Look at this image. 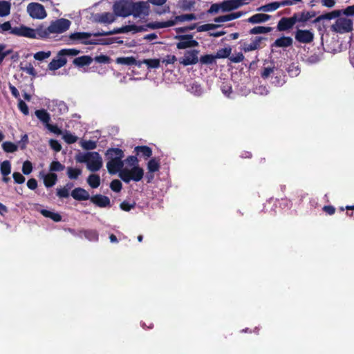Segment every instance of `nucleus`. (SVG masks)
I'll use <instances>...</instances> for the list:
<instances>
[{"label":"nucleus","mask_w":354,"mask_h":354,"mask_svg":"<svg viewBox=\"0 0 354 354\" xmlns=\"http://www.w3.org/2000/svg\"><path fill=\"white\" fill-rule=\"evenodd\" d=\"M106 168L110 174L118 173V176L126 183L131 180L140 181L144 176V170L139 166L136 156H130L123 160L124 154L118 148H112L106 153Z\"/></svg>","instance_id":"f257e3e1"},{"label":"nucleus","mask_w":354,"mask_h":354,"mask_svg":"<svg viewBox=\"0 0 354 354\" xmlns=\"http://www.w3.org/2000/svg\"><path fill=\"white\" fill-rule=\"evenodd\" d=\"M175 25L174 21H167L164 22H155L149 23L146 26H136L134 24L126 25L121 28H114L113 30L109 31V32H103L95 34V35H111L115 34L127 33L132 32L133 33L147 31V28L150 29H158L163 28L167 27L173 26Z\"/></svg>","instance_id":"f03ea898"},{"label":"nucleus","mask_w":354,"mask_h":354,"mask_svg":"<svg viewBox=\"0 0 354 354\" xmlns=\"http://www.w3.org/2000/svg\"><path fill=\"white\" fill-rule=\"evenodd\" d=\"M75 160L78 162L86 163L87 169L93 172L99 171L103 165L102 158L97 152L79 153Z\"/></svg>","instance_id":"7ed1b4c3"},{"label":"nucleus","mask_w":354,"mask_h":354,"mask_svg":"<svg viewBox=\"0 0 354 354\" xmlns=\"http://www.w3.org/2000/svg\"><path fill=\"white\" fill-rule=\"evenodd\" d=\"M71 22L66 19H59L50 23L48 28L43 27V31H41L44 38L48 37L50 34H60L66 31Z\"/></svg>","instance_id":"20e7f679"},{"label":"nucleus","mask_w":354,"mask_h":354,"mask_svg":"<svg viewBox=\"0 0 354 354\" xmlns=\"http://www.w3.org/2000/svg\"><path fill=\"white\" fill-rule=\"evenodd\" d=\"M43 31V27H39L37 29H32L25 26H20L19 27H15L12 29V34L20 37H25L28 38H44V36L40 33Z\"/></svg>","instance_id":"39448f33"},{"label":"nucleus","mask_w":354,"mask_h":354,"mask_svg":"<svg viewBox=\"0 0 354 354\" xmlns=\"http://www.w3.org/2000/svg\"><path fill=\"white\" fill-rule=\"evenodd\" d=\"M149 5L146 1H131V15L135 18L143 19L149 14Z\"/></svg>","instance_id":"423d86ee"},{"label":"nucleus","mask_w":354,"mask_h":354,"mask_svg":"<svg viewBox=\"0 0 354 354\" xmlns=\"http://www.w3.org/2000/svg\"><path fill=\"white\" fill-rule=\"evenodd\" d=\"M131 1L120 0L113 5V11L115 15L126 17L131 15Z\"/></svg>","instance_id":"0eeeda50"},{"label":"nucleus","mask_w":354,"mask_h":354,"mask_svg":"<svg viewBox=\"0 0 354 354\" xmlns=\"http://www.w3.org/2000/svg\"><path fill=\"white\" fill-rule=\"evenodd\" d=\"M27 12L33 19H43L47 13L44 7L39 3H30L27 6Z\"/></svg>","instance_id":"6e6552de"},{"label":"nucleus","mask_w":354,"mask_h":354,"mask_svg":"<svg viewBox=\"0 0 354 354\" xmlns=\"http://www.w3.org/2000/svg\"><path fill=\"white\" fill-rule=\"evenodd\" d=\"M352 28L353 22L347 18H339L331 26L333 31L339 33L348 32L352 30Z\"/></svg>","instance_id":"1a4fd4ad"},{"label":"nucleus","mask_w":354,"mask_h":354,"mask_svg":"<svg viewBox=\"0 0 354 354\" xmlns=\"http://www.w3.org/2000/svg\"><path fill=\"white\" fill-rule=\"evenodd\" d=\"M198 51L196 50L186 51L184 56L179 59L180 64L184 66L195 64L198 62Z\"/></svg>","instance_id":"9d476101"},{"label":"nucleus","mask_w":354,"mask_h":354,"mask_svg":"<svg viewBox=\"0 0 354 354\" xmlns=\"http://www.w3.org/2000/svg\"><path fill=\"white\" fill-rule=\"evenodd\" d=\"M295 39L300 43L309 44L314 39V34L308 30H297L295 32Z\"/></svg>","instance_id":"9b49d317"},{"label":"nucleus","mask_w":354,"mask_h":354,"mask_svg":"<svg viewBox=\"0 0 354 354\" xmlns=\"http://www.w3.org/2000/svg\"><path fill=\"white\" fill-rule=\"evenodd\" d=\"M178 38L180 39V41L177 44V48L178 49H185L198 46V41L192 39V35L180 36Z\"/></svg>","instance_id":"f8f14e48"},{"label":"nucleus","mask_w":354,"mask_h":354,"mask_svg":"<svg viewBox=\"0 0 354 354\" xmlns=\"http://www.w3.org/2000/svg\"><path fill=\"white\" fill-rule=\"evenodd\" d=\"M246 3L243 0H227L221 3V10L224 12L230 11L236 9Z\"/></svg>","instance_id":"ddd939ff"},{"label":"nucleus","mask_w":354,"mask_h":354,"mask_svg":"<svg viewBox=\"0 0 354 354\" xmlns=\"http://www.w3.org/2000/svg\"><path fill=\"white\" fill-rule=\"evenodd\" d=\"M66 59L63 55H59V52L57 57L49 63L48 68L50 71L57 70L61 67L64 66L66 64Z\"/></svg>","instance_id":"4468645a"},{"label":"nucleus","mask_w":354,"mask_h":354,"mask_svg":"<svg viewBox=\"0 0 354 354\" xmlns=\"http://www.w3.org/2000/svg\"><path fill=\"white\" fill-rule=\"evenodd\" d=\"M296 21L295 20L294 16L290 18H282L278 23L277 29L279 31H283L291 28L295 24Z\"/></svg>","instance_id":"2eb2a0df"},{"label":"nucleus","mask_w":354,"mask_h":354,"mask_svg":"<svg viewBox=\"0 0 354 354\" xmlns=\"http://www.w3.org/2000/svg\"><path fill=\"white\" fill-rule=\"evenodd\" d=\"M91 201L100 207H106L110 205V199L107 196L100 194L91 197Z\"/></svg>","instance_id":"dca6fc26"},{"label":"nucleus","mask_w":354,"mask_h":354,"mask_svg":"<svg viewBox=\"0 0 354 354\" xmlns=\"http://www.w3.org/2000/svg\"><path fill=\"white\" fill-rule=\"evenodd\" d=\"M263 39H265L264 37H257L250 44H243L242 49L244 52H250L258 49L260 47L261 41Z\"/></svg>","instance_id":"f3484780"},{"label":"nucleus","mask_w":354,"mask_h":354,"mask_svg":"<svg viewBox=\"0 0 354 354\" xmlns=\"http://www.w3.org/2000/svg\"><path fill=\"white\" fill-rule=\"evenodd\" d=\"M71 196L74 199L77 201H86L90 198L88 192L80 187L73 189L71 192Z\"/></svg>","instance_id":"a211bd4d"},{"label":"nucleus","mask_w":354,"mask_h":354,"mask_svg":"<svg viewBox=\"0 0 354 354\" xmlns=\"http://www.w3.org/2000/svg\"><path fill=\"white\" fill-rule=\"evenodd\" d=\"M104 32H102L101 33H103ZM99 32H96V33H93V34H91V33H88V32H75V33H72L71 35H70V39H73V40H80L82 41V43L84 44H87V42L86 41V39H88V38H90L91 37V35H94L95 36V34H98ZM98 35H97V37ZM96 37V35H95Z\"/></svg>","instance_id":"6ab92c4d"},{"label":"nucleus","mask_w":354,"mask_h":354,"mask_svg":"<svg viewBox=\"0 0 354 354\" xmlns=\"http://www.w3.org/2000/svg\"><path fill=\"white\" fill-rule=\"evenodd\" d=\"M297 22H306L315 16V13L310 12H302L293 15Z\"/></svg>","instance_id":"aec40b11"},{"label":"nucleus","mask_w":354,"mask_h":354,"mask_svg":"<svg viewBox=\"0 0 354 354\" xmlns=\"http://www.w3.org/2000/svg\"><path fill=\"white\" fill-rule=\"evenodd\" d=\"M270 19V16L266 14H256L250 17L248 21L252 24L265 22Z\"/></svg>","instance_id":"412c9836"},{"label":"nucleus","mask_w":354,"mask_h":354,"mask_svg":"<svg viewBox=\"0 0 354 354\" xmlns=\"http://www.w3.org/2000/svg\"><path fill=\"white\" fill-rule=\"evenodd\" d=\"M341 13H342L341 10H333L329 13L322 15L317 17L315 19V20L314 21V22H319L320 21L324 20V19L330 20L332 19H335V18L338 17L341 15Z\"/></svg>","instance_id":"4be33fe9"},{"label":"nucleus","mask_w":354,"mask_h":354,"mask_svg":"<svg viewBox=\"0 0 354 354\" xmlns=\"http://www.w3.org/2000/svg\"><path fill=\"white\" fill-rule=\"evenodd\" d=\"M292 44V39L290 37H282L277 39L274 45L277 47H288Z\"/></svg>","instance_id":"5701e85b"},{"label":"nucleus","mask_w":354,"mask_h":354,"mask_svg":"<svg viewBox=\"0 0 354 354\" xmlns=\"http://www.w3.org/2000/svg\"><path fill=\"white\" fill-rule=\"evenodd\" d=\"M91 62V57L84 55L75 58L73 60V64L77 66H84L86 65H89Z\"/></svg>","instance_id":"b1692460"},{"label":"nucleus","mask_w":354,"mask_h":354,"mask_svg":"<svg viewBox=\"0 0 354 354\" xmlns=\"http://www.w3.org/2000/svg\"><path fill=\"white\" fill-rule=\"evenodd\" d=\"M116 63L123 65H137V62L133 57H118Z\"/></svg>","instance_id":"393cba45"},{"label":"nucleus","mask_w":354,"mask_h":354,"mask_svg":"<svg viewBox=\"0 0 354 354\" xmlns=\"http://www.w3.org/2000/svg\"><path fill=\"white\" fill-rule=\"evenodd\" d=\"M57 182V175L53 173L48 174L44 176V183L46 187H50Z\"/></svg>","instance_id":"a878e982"},{"label":"nucleus","mask_w":354,"mask_h":354,"mask_svg":"<svg viewBox=\"0 0 354 354\" xmlns=\"http://www.w3.org/2000/svg\"><path fill=\"white\" fill-rule=\"evenodd\" d=\"M87 183L92 188H97L100 185V178L97 174H91L87 178Z\"/></svg>","instance_id":"bb28decb"},{"label":"nucleus","mask_w":354,"mask_h":354,"mask_svg":"<svg viewBox=\"0 0 354 354\" xmlns=\"http://www.w3.org/2000/svg\"><path fill=\"white\" fill-rule=\"evenodd\" d=\"M10 3L6 1H0V17H6L10 14Z\"/></svg>","instance_id":"cd10ccee"},{"label":"nucleus","mask_w":354,"mask_h":354,"mask_svg":"<svg viewBox=\"0 0 354 354\" xmlns=\"http://www.w3.org/2000/svg\"><path fill=\"white\" fill-rule=\"evenodd\" d=\"M280 6L279 3L278 2H272L264 6H261L258 8V10L263 12H272L277 10Z\"/></svg>","instance_id":"c85d7f7f"},{"label":"nucleus","mask_w":354,"mask_h":354,"mask_svg":"<svg viewBox=\"0 0 354 354\" xmlns=\"http://www.w3.org/2000/svg\"><path fill=\"white\" fill-rule=\"evenodd\" d=\"M141 64H146L148 68H157L160 66V59H146L141 62L138 65L140 66Z\"/></svg>","instance_id":"c756f323"},{"label":"nucleus","mask_w":354,"mask_h":354,"mask_svg":"<svg viewBox=\"0 0 354 354\" xmlns=\"http://www.w3.org/2000/svg\"><path fill=\"white\" fill-rule=\"evenodd\" d=\"M115 17L112 13L105 12L102 14L98 19V21L104 24H111L115 21Z\"/></svg>","instance_id":"7c9ffc66"},{"label":"nucleus","mask_w":354,"mask_h":354,"mask_svg":"<svg viewBox=\"0 0 354 354\" xmlns=\"http://www.w3.org/2000/svg\"><path fill=\"white\" fill-rule=\"evenodd\" d=\"M135 151L139 153H142L145 158H149L152 155L151 149L147 146H138L135 148Z\"/></svg>","instance_id":"2f4dec72"},{"label":"nucleus","mask_w":354,"mask_h":354,"mask_svg":"<svg viewBox=\"0 0 354 354\" xmlns=\"http://www.w3.org/2000/svg\"><path fill=\"white\" fill-rule=\"evenodd\" d=\"M40 212L44 216L50 218L56 222L59 221L62 219L61 216L57 213H55L46 209H41Z\"/></svg>","instance_id":"473e14b6"},{"label":"nucleus","mask_w":354,"mask_h":354,"mask_svg":"<svg viewBox=\"0 0 354 354\" xmlns=\"http://www.w3.org/2000/svg\"><path fill=\"white\" fill-rule=\"evenodd\" d=\"M36 116L44 123L48 124L50 116L48 113L44 110H37L35 111Z\"/></svg>","instance_id":"72a5a7b5"},{"label":"nucleus","mask_w":354,"mask_h":354,"mask_svg":"<svg viewBox=\"0 0 354 354\" xmlns=\"http://www.w3.org/2000/svg\"><path fill=\"white\" fill-rule=\"evenodd\" d=\"M0 171L3 176H8L11 172V165L8 160H4L1 163Z\"/></svg>","instance_id":"f704fd0d"},{"label":"nucleus","mask_w":354,"mask_h":354,"mask_svg":"<svg viewBox=\"0 0 354 354\" xmlns=\"http://www.w3.org/2000/svg\"><path fill=\"white\" fill-rule=\"evenodd\" d=\"M82 174V170L77 168L68 167L67 175L70 179H77Z\"/></svg>","instance_id":"c9c22d12"},{"label":"nucleus","mask_w":354,"mask_h":354,"mask_svg":"<svg viewBox=\"0 0 354 354\" xmlns=\"http://www.w3.org/2000/svg\"><path fill=\"white\" fill-rule=\"evenodd\" d=\"M272 30V28L270 27H264V26H256L250 30V32L252 35L257 34H265L270 32Z\"/></svg>","instance_id":"e433bc0d"},{"label":"nucleus","mask_w":354,"mask_h":354,"mask_svg":"<svg viewBox=\"0 0 354 354\" xmlns=\"http://www.w3.org/2000/svg\"><path fill=\"white\" fill-rule=\"evenodd\" d=\"M2 148L7 153H13L18 149V146L11 142H4L2 144Z\"/></svg>","instance_id":"4c0bfd02"},{"label":"nucleus","mask_w":354,"mask_h":354,"mask_svg":"<svg viewBox=\"0 0 354 354\" xmlns=\"http://www.w3.org/2000/svg\"><path fill=\"white\" fill-rule=\"evenodd\" d=\"M160 162L155 158L151 159L147 164V169L149 172H155L159 170Z\"/></svg>","instance_id":"58836bf2"},{"label":"nucleus","mask_w":354,"mask_h":354,"mask_svg":"<svg viewBox=\"0 0 354 354\" xmlns=\"http://www.w3.org/2000/svg\"><path fill=\"white\" fill-rule=\"evenodd\" d=\"M196 19V17L194 14H185V15L176 16L174 21H175V24H176L178 21L182 22V21H192V20H194Z\"/></svg>","instance_id":"ea45409f"},{"label":"nucleus","mask_w":354,"mask_h":354,"mask_svg":"<svg viewBox=\"0 0 354 354\" xmlns=\"http://www.w3.org/2000/svg\"><path fill=\"white\" fill-rule=\"evenodd\" d=\"M20 68L21 71L26 72L28 75H30L34 77L36 76L37 73L35 72V70L30 63H28L24 66L22 64H21Z\"/></svg>","instance_id":"a19ab883"},{"label":"nucleus","mask_w":354,"mask_h":354,"mask_svg":"<svg viewBox=\"0 0 354 354\" xmlns=\"http://www.w3.org/2000/svg\"><path fill=\"white\" fill-rule=\"evenodd\" d=\"M65 167L58 161H53L50 165V170L52 171H61L64 169Z\"/></svg>","instance_id":"79ce46f5"},{"label":"nucleus","mask_w":354,"mask_h":354,"mask_svg":"<svg viewBox=\"0 0 354 354\" xmlns=\"http://www.w3.org/2000/svg\"><path fill=\"white\" fill-rule=\"evenodd\" d=\"M216 56H214L212 55H206L204 56H202L200 59V61L202 64H212L215 59H216Z\"/></svg>","instance_id":"37998d69"},{"label":"nucleus","mask_w":354,"mask_h":354,"mask_svg":"<svg viewBox=\"0 0 354 354\" xmlns=\"http://www.w3.org/2000/svg\"><path fill=\"white\" fill-rule=\"evenodd\" d=\"M79 53L80 51L74 48L62 49L59 51V55H63L64 57L66 55L75 56L79 54Z\"/></svg>","instance_id":"c03bdc74"},{"label":"nucleus","mask_w":354,"mask_h":354,"mask_svg":"<svg viewBox=\"0 0 354 354\" xmlns=\"http://www.w3.org/2000/svg\"><path fill=\"white\" fill-rule=\"evenodd\" d=\"M50 56V51H48V52L39 51V52L36 53L34 55V58L37 60L41 61V60L48 58Z\"/></svg>","instance_id":"a18cd8bd"},{"label":"nucleus","mask_w":354,"mask_h":354,"mask_svg":"<svg viewBox=\"0 0 354 354\" xmlns=\"http://www.w3.org/2000/svg\"><path fill=\"white\" fill-rule=\"evenodd\" d=\"M32 163L26 160L24 162L22 166V171L25 175H28L32 172Z\"/></svg>","instance_id":"49530a36"},{"label":"nucleus","mask_w":354,"mask_h":354,"mask_svg":"<svg viewBox=\"0 0 354 354\" xmlns=\"http://www.w3.org/2000/svg\"><path fill=\"white\" fill-rule=\"evenodd\" d=\"M111 189L115 192H119L122 189V183L119 180H113L110 184Z\"/></svg>","instance_id":"de8ad7c7"},{"label":"nucleus","mask_w":354,"mask_h":354,"mask_svg":"<svg viewBox=\"0 0 354 354\" xmlns=\"http://www.w3.org/2000/svg\"><path fill=\"white\" fill-rule=\"evenodd\" d=\"M82 147L84 149L91 150L96 148V142L92 140L85 141L82 144Z\"/></svg>","instance_id":"09e8293b"},{"label":"nucleus","mask_w":354,"mask_h":354,"mask_svg":"<svg viewBox=\"0 0 354 354\" xmlns=\"http://www.w3.org/2000/svg\"><path fill=\"white\" fill-rule=\"evenodd\" d=\"M218 26L216 25V24H204V25H202V26H200L198 27V32L208 31L209 30L214 29V28H217Z\"/></svg>","instance_id":"8fccbe9b"},{"label":"nucleus","mask_w":354,"mask_h":354,"mask_svg":"<svg viewBox=\"0 0 354 354\" xmlns=\"http://www.w3.org/2000/svg\"><path fill=\"white\" fill-rule=\"evenodd\" d=\"M231 52L230 48H223L218 51L216 57L217 58H224L227 57L230 55Z\"/></svg>","instance_id":"3c124183"},{"label":"nucleus","mask_w":354,"mask_h":354,"mask_svg":"<svg viewBox=\"0 0 354 354\" xmlns=\"http://www.w3.org/2000/svg\"><path fill=\"white\" fill-rule=\"evenodd\" d=\"M63 138L64 140L68 144L74 143L77 140V138L75 136H73L69 133H65Z\"/></svg>","instance_id":"603ef678"},{"label":"nucleus","mask_w":354,"mask_h":354,"mask_svg":"<svg viewBox=\"0 0 354 354\" xmlns=\"http://www.w3.org/2000/svg\"><path fill=\"white\" fill-rule=\"evenodd\" d=\"M85 236L90 241H97L98 234L96 231L91 230L85 232Z\"/></svg>","instance_id":"864d4df0"},{"label":"nucleus","mask_w":354,"mask_h":354,"mask_svg":"<svg viewBox=\"0 0 354 354\" xmlns=\"http://www.w3.org/2000/svg\"><path fill=\"white\" fill-rule=\"evenodd\" d=\"M18 107L24 115L28 114L29 111L27 104L20 99L19 100Z\"/></svg>","instance_id":"5fc2aeb1"},{"label":"nucleus","mask_w":354,"mask_h":354,"mask_svg":"<svg viewBox=\"0 0 354 354\" xmlns=\"http://www.w3.org/2000/svg\"><path fill=\"white\" fill-rule=\"evenodd\" d=\"M274 72L273 67H266L261 73V77L264 79L268 78Z\"/></svg>","instance_id":"6e6d98bb"},{"label":"nucleus","mask_w":354,"mask_h":354,"mask_svg":"<svg viewBox=\"0 0 354 354\" xmlns=\"http://www.w3.org/2000/svg\"><path fill=\"white\" fill-rule=\"evenodd\" d=\"M49 144L50 147L57 152L59 151L62 149L61 145L58 142V141L55 140H50L49 141Z\"/></svg>","instance_id":"4d7b16f0"},{"label":"nucleus","mask_w":354,"mask_h":354,"mask_svg":"<svg viewBox=\"0 0 354 354\" xmlns=\"http://www.w3.org/2000/svg\"><path fill=\"white\" fill-rule=\"evenodd\" d=\"M12 176H13V178H14L15 183H17L21 184V183H24V181H25L24 176L19 172L13 173Z\"/></svg>","instance_id":"13d9d810"},{"label":"nucleus","mask_w":354,"mask_h":354,"mask_svg":"<svg viewBox=\"0 0 354 354\" xmlns=\"http://www.w3.org/2000/svg\"><path fill=\"white\" fill-rule=\"evenodd\" d=\"M57 194L60 198H67L69 196V192L65 188H59L57 190Z\"/></svg>","instance_id":"bf43d9fd"},{"label":"nucleus","mask_w":354,"mask_h":354,"mask_svg":"<svg viewBox=\"0 0 354 354\" xmlns=\"http://www.w3.org/2000/svg\"><path fill=\"white\" fill-rule=\"evenodd\" d=\"M46 127L49 131L55 134L61 135L62 133V131L57 126L52 125L48 123L46 125Z\"/></svg>","instance_id":"052dcab7"},{"label":"nucleus","mask_w":354,"mask_h":354,"mask_svg":"<svg viewBox=\"0 0 354 354\" xmlns=\"http://www.w3.org/2000/svg\"><path fill=\"white\" fill-rule=\"evenodd\" d=\"M12 29H13V28L11 27V24L9 21L0 24V32L10 30V33H12Z\"/></svg>","instance_id":"680f3d73"},{"label":"nucleus","mask_w":354,"mask_h":354,"mask_svg":"<svg viewBox=\"0 0 354 354\" xmlns=\"http://www.w3.org/2000/svg\"><path fill=\"white\" fill-rule=\"evenodd\" d=\"M228 21H231L230 14L223 16H220L214 19V21L216 23L225 22Z\"/></svg>","instance_id":"e2e57ef3"},{"label":"nucleus","mask_w":354,"mask_h":354,"mask_svg":"<svg viewBox=\"0 0 354 354\" xmlns=\"http://www.w3.org/2000/svg\"><path fill=\"white\" fill-rule=\"evenodd\" d=\"M177 60L174 55H167L165 59H162V62L166 64H174Z\"/></svg>","instance_id":"0e129e2a"},{"label":"nucleus","mask_w":354,"mask_h":354,"mask_svg":"<svg viewBox=\"0 0 354 354\" xmlns=\"http://www.w3.org/2000/svg\"><path fill=\"white\" fill-rule=\"evenodd\" d=\"M321 3L323 6L330 8L334 7L335 5V0H321Z\"/></svg>","instance_id":"69168bd1"},{"label":"nucleus","mask_w":354,"mask_h":354,"mask_svg":"<svg viewBox=\"0 0 354 354\" xmlns=\"http://www.w3.org/2000/svg\"><path fill=\"white\" fill-rule=\"evenodd\" d=\"M27 186L29 189L34 190L37 187V182L35 179L31 178L28 180L27 182Z\"/></svg>","instance_id":"338daca9"},{"label":"nucleus","mask_w":354,"mask_h":354,"mask_svg":"<svg viewBox=\"0 0 354 354\" xmlns=\"http://www.w3.org/2000/svg\"><path fill=\"white\" fill-rule=\"evenodd\" d=\"M343 13L347 16H353L354 15V5L347 7L344 11Z\"/></svg>","instance_id":"774afa93"}]
</instances>
